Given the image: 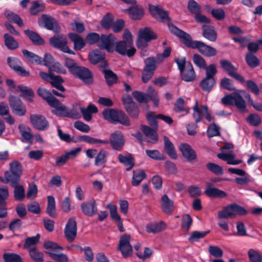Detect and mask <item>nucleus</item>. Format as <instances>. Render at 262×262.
Masks as SVG:
<instances>
[{
	"label": "nucleus",
	"mask_w": 262,
	"mask_h": 262,
	"mask_svg": "<svg viewBox=\"0 0 262 262\" xmlns=\"http://www.w3.org/2000/svg\"><path fill=\"white\" fill-rule=\"evenodd\" d=\"M37 93L38 95L46 100L50 106L55 109L52 112L53 114L73 119H78L80 117V115L78 112L74 109H68L54 97L51 92L46 89L40 88L38 90Z\"/></svg>",
	"instance_id": "f257e3e1"
},
{
	"label": "nucleus",
	"mask_w": 262,
	"mask_h": 262,
	"mask_svg": "<svg viewBox=\"0 0 262 262\" xmlns=\"http://www.w3.org/2000/svg\"><path fill=\"white\" fill-rule=\"evenodd\" d=\"M221 101L225 105H235L242 113L247 112L246 103L242 95L236 92L226 95Z\"/></svg>",
	"instance_id": "f03ea898"
},
{
	"label": "nucleus",
	"mask_w": 262,
	"mask_h": 262,
	"mask_svg": "<svg viewBox=\"0 0 262 262\" xmlns=\"http://www.w3.org/2000/svg\"><path fill=\"white\" fill-rule=\"evenodd\" d=\"M102 114L105 120L113 123H120L124 125L129 124V120L128 117L121 111L113 108H106L103 111Z\"/></svg>",
	"instance_id": "7ed1b4c3"
},
{
	"label": "nucleus",
	"mask_w": 262,
	"mask_h": 262,
	"mask_svg": "<svg viewBox=\"0 0 262 262\" xmlns=\"http://www.w3.org/2000/svg\"><path fill=\"white\" fill-rule=\"evenodd\" d=\"M168 27L170 33L177 36L187 48H194L198 40H193L190 34L178 28L172 23H168Z\"/></svg>",
	"instance_id": "20e7f679"
},
{
	"label": "nucleus",
	"mask_w": 262,
	"mask_h": 262,
	"mask_svg": "<svg viewBox=\"0 0 262 262\" xmlns=\"http://www.w3.org/2000/svg\"><path fill=\"white\" fill-rule=\"evenodd\" d=\"M247 213L246 209L236 203L229 205L224 209L219 211L218 217L219 219H228L234 217L236 215H244Z\"/></svg>",
	"instance_id": "39448f33"
},
{
	"label": "nucleus",
	"mask_w": 262,
	"mask_h": 262,
	"mask_svg": "<svg viewBox=\"0 0 262 262\" xmlns=\"http://www.w3.org/2000/svg\"><path fill=\"white\" fill-rule=\"evenodd\" d=\"M131 33L128 29H125L123 36V40L117 43L116 51L121 55H127L131 57Z\"/></svg>",
	"instance_id": "423d86ee"
},
{
	"label": "nucleus",
	"mask_w": 262,
	"mask_h": 262,
	"mask_svg": "<svg viewBox=\"0 0 262 262\" xmlns=\"http://www.w3.org/2000/svg\"><path fill=\"white\" fill-rule=\"evenodd\" d=\"M50 43L52 46L60 49L63 52L75 54L74 52L70 50L67 46V39L63 35H56L51 37Z\"/></svg>",
	"instance_id": "0eeeda50"
},
{
	"label": "nucleus",
	"mask_w": 262,
	"mask_h": 262,
	"mask_svg": "<svg viewBox=\"0 0 262 262\" xmlns=\"http://www.w3.org/2000/svg\"><path fill=\"white\" fill-rule=\"evenodd\" d=\"M6 82L10 90L13 92L20 91L22 93V94L20 95L21 97L25 98L29 102L33 101L34 93L31 89L21 85L16 86L14 82L12 79H8L6 80Z\"/></svg>",
	"instance_id": "6e6552de"
},
{
	"label": "nucleus",
	"mask_w": 262,
	"mask_h": 262,
	"mask_svg": "<svg viewBox=\"0 0 262 262\" xmlns=\"http://www.w3.org/2000/svg\"><path fill=\"white\" fill-rule=\"evenodd\" d=\"M221 68L226 71L228 74L236 80L243 83L245 82L244 78L240 74L236 73L237 70L236 68L230 61L227 60H221L220 61Z\"/></svg>",
	"instance_id": "1a4fd4ad"
},
{
	"label": "nucleus",
	"mask_w": 262,
	"mask_h": 262,
	"mask_svg": "<svg viewBox=\"0 0 262 262\" xmlns=\"http://www.w3.org/2000/svg\"><path fill=\"white\" fill-rule=\"evenodd\" d=\"M117 250L120 251L124 258L131 255L130 236L124 234L121 236Z\"/></svg>",
	"instance_id": "9d476101"
},
{
	"label": "nucleus",
	"mask_w": 262,
	"mask_h": 262,
	"mask_svg": "<svg viewBox=\"0 0 262 262\" xmlns=\"http://www.w3.org/2000/svg\"><path fill=\"white\" fill-rule=\"evenodd\" d=\"M9 102V105L15 114L19 116L25 115L26 112V107L19 99L11 95Z\"/></svg>",
	"instance_id": "9b49d317"
},
{
	"label": "nucleus",
	"mask_w": 262,
	"mask_h": 262,
	"mask_svg": "<svg viewBox=\"0 0 262 262\" xmlns=\"http://www.w3.org/2000/svg\"><path fill=\"white\" fill-rule=\"evenodd\" d=\"M116 38L112 34L108 35L102 34L99 36L98 46L101 49H105L108 52L114 51V43L116 41Z\"/></svg>",
	"instance_id": "f8f14e48"
},
{
	"label": "nucleus",
	"mask_w": 262,
	"mask_h": 262,
	"mask_svg": "<svg viewBox=\"0 0 262 262\" xmlns=\"http://www.w3.org/2000/svg\"><path fill=\"white\" fill-rule=\"evenodd\" d=\"M64 235L68 241L72 242L77 235V225L74 218H70L68 221L64 231Z\"/></svg>",
	"instance_id": "ddd939ff"
},
{
	"label": "nucleus",
	"mask_w": 262,
	"mask_h": 262,
	"mask_svg": "<svg viewBox=\"0 0 262 262\" xmlns=\"http://www.w3.org/2000/svg\"><path fill=\"white\" fill-rule=\"evenodd\" d=\"M30 118L34 128L40 130H45L49 128V122L43 116L33 114L30 116Z\"/></svg>",
	"instance_id": "4468645a"
},
{
	"label": "nucleus",
	"mask_w": 262,
	"mask_h": 262,
	"mask_svg": "<svg viewBox=\"0 0 262 262\" xmlns=\"http://www.w3.org/2000/svg\"><path fill=\"white\" fill-rule=\"evenodd\" d=\"M108 141L113 148L116 150H121L124 144L123 136L119 131H116L112 133Z\"/></svg>",
	"instance_id": "2eb2a0df"
},
{
	"label": "nucleus",
	"mask_w": 262,
	"mask_h": 262,
	"mask_svg": "<svg viewBox=\"0 0 262 262\" xmlns=\"http://www.w3.org/2000/svg\"><path fill=\"white\" fill-rule=\"evenodd\" d=\"M72 74L81 79L85 83L89 84L93 82V76L91 72L84 67L78 66L76 69L75 73Z\"/></svg>",
	"instance_id": "dca6fc26"
},
{
	"label": "nucleus",
	"mask_w": 262,
	"mask_h": 262,
	"mask_svg": "<svg viewBox=\"0 0 262 262\" xmlns=\"http://www.w3.org/2000/svg\"><path fill=\"white\" fill-rule=\"evenodd\" d=\"M193 49H197L201 54L207 57L215 56L217 53L215 48L199 40L196 42Z\"/></svg>",
	"instance_id": "f3484780"
},
{
	"label": "nucleus",
	"mask_w": 262,
	"mask_h": 262,
	"mask_svg": "<svg viewBox=\"0 0 262 262\" xmlns=\"http://www.w3.org/2000/svg\"><path fill=\"white\" fill-rule=\"evenodd\" d=\"M7 62L11 69L21 76H28L29 75V72L24 68L21 62L18 59L15 57H9L7 59Z\"/></svg>",
	"instance_id": "a211bd4d"
},
{
	"label": "nucleus",
	"mask_w": 262,
	"mask_h": 262,
	"mask_svg": "<svg viewBox=\"0 0 262 262\" xmlns=\"http://www.w3.org/2000/svg\"><path fill=\"white\" fill-rule=\"evenodd\" d=\"M179 149L184 158L188 161L191 162L196 159L197 155L195 151L187 143H182L180 145Z\"/></svg>",
	"instance_id": "6ab92c4d"
},
{
	"label": "nucleus",
	"mask_w": 262,
	"mask_h": 262,
	"mask_svg": "<svg viewBox=\"0 0 262 262\" xmlns=\"http://www.w3.org/2000/svg\"><path fill=\"white\" fill-rule=\"evenodd\" d=\"M206 189L204 191V193L207 196L213 198L223 199L227 197V193L219 189L212 187V184L207 183L206 184Z\"/></svg>",
	"instance_id": "aec40b11"
},
{
	"label": "nucleus",
	"mask_w": 262,
	"mask_h": 262,
	"mask_svg": "<svg viewBox=\"0 0 262 262\" xmlns=\"http://www.w3.org/2000/svg\"><path fill=\"white\" fill-rule=\"evenodd\" d=\"M81 209L82 212L89 216H93L97 213V205L94 200L82 203Z\"/></svg>",
	"instance_id": "412c9836"
},
{
	"label": "nucleus",
	"mask_w": 262,
	"mask_h": 262,
	"mask_svg": "<svg viewBox=\"0 0 262 262\" xmlns=\"http://www.w3.org/2000/svg\"><path fill=\"white\" fill-rule=\"evenodd\" d=\"M182 80L186 82H191L194 80L196 78V74L193 66L190 62H188L187 67L183 71L180 72Z\"/></svg>",
	"instance_id": "4be33fe9"
},
{
	"label": "nucleus",
	"mask_w": 262,
	"mask_h": 262,
	"mask_svg": "<svg viewBox=\"0 0 262 262\" xmlns=\"http://www.w3.org/2000/svg\"><path fill=\"white\" fill-rule=\"evenodd\" d=\"M202 35L204 38L212 42L216 40L217 34L213 26L204 24L202 26Z\"/></svg>",
	"instance_id": "5701e85b"
},
{
	"label": "nucleus",
	"mask_w": 262,
	"mask_h": 262,
	"mask_svg": "<svg viewBox=\"0 0 262 262\" xmlns=\"http://www.w3.org/2000/svg\"><path fill=\"white\" fill-rule=\"evenodd\" d=\"M148 9L150 14L153 17H156L158 15L161 21L164 22L170 20L168 12L159 6L149 5Z\"/></svg>",
	"instance_id": "b1692460"
},
{
	"label": "nucleus",
	"mask_w": 262,
	"mask_h": 262,
	"mask_svg": "<svg viewBox=\"0 0 262 262\" xmlns=\"http://www.w3.org/2000/svg\"><path fill=\"white\" fill-rule=\"evenodd\" d=\"M0 181L5 184L9 183L12 186L20 183V177L6 170L4 172V177H0Z\"/></svg>",
	"instance_id": "393cba45"
},
{
	"label": "nucleus",
	"mask_w": 262,
	"mask_h": 262,
	"mask_svg": "<svg viewBox=\"0 0 262 262\" xmlns=\"http://www.w3.org/2000/svg\"><path fill=\"white\" fill-rule=\"evenodd\" d=\"M163 140L164 149L165 152L170 158L176 159L177 158V154L174 145L166 136H164Z\"/></svg>",
	"instance_id": "a878e982"
},
{
	"label": "nucleus",
	"mask_w": 262,
	"mask_h": 262,
	"mask_svg": "<svg viewBox=\"0 0 262 262\" xmlns=\"http://www.w3.org/2000/svg\"><path fill=\"white\" fill-rule=\"evenodd\" d=\"M89 59L90 62L93 64H96L100 62V66L105 68L107 66L106 61L104 60V55L100 54L97 50L93 51L89 55Z\"/></svg>",
	"instance_id": "bb28decb"
},
{
	"label": "nucleus",
	"mask_w": 262,
	"mask_h": 262,
	"mask_svg": "<svg viewBox=\"0 0 262 262\" xmlns=\"http://www.w3.org/2000/svg\"><path fill=\"white\" fill-rule=\"evenodd\" d=\"M138 36L147 41H150L158 38V36L152 30L148 27L139 29L138 31Z\"/></svg>",
	"instance_id": "cd10ccee"
},
{
	"label": "nucleus",
	"mask_w": 262,
	"mask_h": 262,
	"mask_svg": "<svg viewBox=\"0 0 262 262\" xmlns=\"http://www.w3.org/2000/svg\"><path fill=\"white\" fill-rule=\"evenodd\" d=\"M161 208L166 214H170L173 211V202L170 200L167 194H164L161 198Z\"/></svg>",
	"instance_id": "c85d7f7f"
},
{
	"label": "nucleus",
	"mask_w": 262,
	"mask_h": 262,
	"mask_svg": "<svg viewBox=\"0 0 262 262\" xmlns=\"http://www.w3.org/2000/svg\"><path fill=\"white\" fill-rule=\"evenodd\" d=\"M145 15V10L141 6L137 4L136 0H132V20H140Z\"/></svg>",
	"instance_id": "c756f323"
},
{
	"label": "nucleus",
	"mask_w": 262,
	"mask_h": 262,
	"mask_svg": "<svg viewBox=\"0 0 262 262\" xmlns=\"http://www.w3.org/2000/svg\"><path fill=\"white\" fill-rule=\"evenodd\" d=\"M68 36L73 42L74 49L75 50H80L84 47L85 45V41L83 38L79 35L75 33H70L68 34Z\"/></svg>",
	"instance_id": "7c9ffc66"
},
{
	"label": "nucleus",
	"mask_w": 262,
	"mask_h": 262,
	"mask_svg": "<svg viewBox=\"0 0 262 262\" xmlns=\"http://www.w3.org/2000/svg\"><path fill=\"white\" fill-rule=\"evenodd\" d=\"M18 129L21 136V141L23 142L31 143L32 142L33 136L29 127L21 124L18 126Z\"/></svg>",
	"instance_id": "2f4dec72"
},
{
	"label": "nucleus",
	"mask_w": 262,
	"mask_h": 262,
	"mask_svg": "<svg viewBox=\"0 0 262 262\" xmlns=\"http://www.w3.org/2000/svg\"><path fill=\"white\" fill-rule=\"evenodd\" d=\"M157 129L154 128L150 127L147 125H143L141 126V130L146 136L149 138L151 140L152 143H156L158 141V135Z\"/></svg>",
	"instance_id": "473e14b6"
},
{
	"label": "nucleus",
	"mask_w": 262,
	"mask_h": 262,
	"mask_svg": "<svg viewBox=\"0 0 262 262\" xmlns=\"http://www.w3.org/2000/svg\"><path fill=\"white\" fill-rule=\"evenodd\" d=\"M166 227L165 223L161 221L158 223L147 224L146 226V230L148 233H156L163 231Z\"/></svg>",
	"instance_id": "72a5a7b5"
},
{
	"label": "nucleus",
	"mask_w": 262,
	"mask_h": 262,
	"mask_svg": "<svg viewBox=\"0 0 262 262\" xmlns=\"http://www.w3.org/2000/svg\"><path fill=\"white\" fill-rule=\"evenodd\" d=\"M41 20L45 24V27L48 30H53L57 27L56 20L52 17L47 14H42Z\"/></svg>",
	"instance_id": "f704fd0d"
},
{
	"label": "nucleus",
	"mask_w": 262,
	"mask_h": 262,
	"mask_svg": "<svg viewBox=\"0 0 262 262\" xmlns=\"http://www.w3.org/2000/svg\"><path fill=\"white\" fill-rule=\"evenodd\" d=\"M215 84V78L206 77L201 81L200 86L203 91L209 92L211 91Z\"/></svg>",
	"instance_id": "c9c22d12"
},
{
	"label": "nucleus",
	"mask_w": 262,
	"mask_h": 262,
	"mask_svg": "<svg viewBox=\"0 0 262 262\" xmlns=\"http://www.w3.org/2000/svg\"><path fill=\"white\" fill-rule=\"evenodd\" d=\"M146 177L143 169H139L133 171L132 176V185L138 186Z\"/></svg>",
	"instance_id": "e433bc0d"
},
{
	"label": "nucleus",
	"mask_w": 262,
	"mask_h": 262,
	"mask_svg": "<svg viewBox=\"0 0 262 262\" xmlns=\"http://www.w3.org/2000/svg\"><path fill=\"white\" fill-rule=\"evenodd\" d=\"M245 61L247 65L251 69L255 68L260 64L259 59L252 53H246Z\"/></svg>",
	"instance_id": "4c0bfd02"
},
{
	"label": "nucleus",
	"mask_w": 262,
	"mask_h": 262,
	"mask_svg": "<svg viewBox=\"0 0 262 262\" xmlns=\"http://www.w3.org/2000/svg\"><path fill=\"white\" fill-rule=\"evenodd\" d=\"M14 188V197L16 201H20L24 200L25 196V190L20 183L12 186Z\"/></svg>",
	"instance_id": "58836bf2"
},
{
	"label": "nucleus",
	"mask_w": 262,
	"mask_h": 262,
	"mask_svg": "<svg viewBox=\"0 0 262 262\" xmlns=\"http://www.w3.org/2000/svg\"><path fill=\"white\" fill-rule=\"evenodd\" d=\"M173 110L175 112L180 113L185 112L187 114L189 113V108L185 106L184 100L180 97L177 99L174 104Z\"/></svg>",
	"instance_id": "ea45409f"
},
{
	"label": "nucleus",
	"mask_w": 262,
	"mask_h": 262,
	"mask_svg": "<svg viewBox=\"0 0 262 262\" xmlns=\"http://www.w3.org/2000/svg\"><path fill=\"white\" fill-rule=\"evenodd\" d=\"M80 139L88 143L96 145L107 144L109 143L108 140H101L92 137L88 135H83L80 137Z\"/></svg>",
	"instance_id": "a19ab883"
},
{
	"label": "nucleus",
	"mask_w": 262,
	"mask_h": 262,
	"mask_svg": "<svg viewBox=\"0 0 262 262\" xmlns=\"http://www.w3.org/2000/svg\"><path fill=\"white\" fill-rule=\"evenodd\" d=\"M6 17L10 21L17 24L19 27L24 25L22 19L16 14L9 10H6L4 12Z\"/></svg>",
	"instance_id": "79ce46f5"
},
{
	"label": "nucleus",
	"mask_w": 262,
	"mask_h": 262,
	"mask_svg": "<svg viewBox=\"0 0 262 262\" xmlns=\"http://www.w3.org/2000/svg\"><path fill=\"white\" fill-rule=\"evenodd\" d=\"M81 112L85 120L89 121L92 119V113H96L97 108L93 104H90L86 108H81Z\"/></svg>",
	"instance_id": "37998d69"
},
{
	"label": "nucleus",
	"mask_w": 262,
	"mask_h": 262,
	"mask_svg": "<svg viewBox=\"0 0 262 262\" xmlns=\"http://www.w3.org/2000/svg\"><path fill=\"white\" fill-rule=\"evenodd\" d=\"M25 33L34 44L37 45L44 44L43 39L35 32L30 30H26L25 31Z\"/></svg>",
	"instance_id": "c03bdc74"
},
{
	"label": "nucleus",
	"mask_w": 262,
	"mask_h": 262,
	"mask_svg": "<svg viewBox=\"0 0 262 262\" xmlns=\"http://www.w3.org/2000/svg\"><path fill=\"white\" fill-rule=\"evenodd\" d=\"M45 9V4L41 1L33 2L30 8V12L32 15H36L41 12Z\"/></svg>",
	"instance_id": "a18cd8bd"
},
{
	"label": "nucleus",
	"mask_w": 262,
	"mask_h": 262,
	"mask_svg": "<svg viewBox=\"0 0 262 262\" xmlns=\"http://www.w3.org/2000/svg\"><path fill=\"white\" fill-rule=\"evenodd\" d=\"M9 170L8 171L21 177L23 174V169L22 166L19 161L13 160L9 163Z\"/></svg>",
	"instance_id": "49530a36"
},
{
	"label": "nucleus",
	"mask_w": 262,
	"mask_h": 262,
	"mask_svg": "<svg viewBox=\"0 0 262 262\" xmlns=\"http://www.w3.org/2000/svg\"><path fill=\"white\" fill-rule=\"evenodd\" d=\"M209 233V230L203 232L194 231L192 232L191 234L188 237V240L189 242L191 243L197 242H199L200 239L204 238Z\"/></svg>",
	"instance_id": "de8ad7c7"
},
{
	"label": "nucleus",
	"mask_w": 262,
	"mask_h": 262,
	"mask_svg": "<svg viewBox=\"0 0 262 262\" xmlns=\"http://www.w3.org/2000/svg\"><path fill=\"white\" fill-rule=\"evenodd\" d=\"M24 56L31 62L38 64H42V59L38 55L27 50L23 51Z\"/></svg>",
	"instance_id": "09e8293b"
},
{
	"label": "nucleus",
	"mask_w": 262,
	"mask_h": 262,
	"mask_svg": "<svg viewBox=\"0 0 262 262\" xmlns=\"http://www.w3.org/2000/svg\"><path fill=\"white\" fill-rule=\"evenodd\" d=\"M47 212L48 215L52 217L56 215L55 199L52 196H48Z\"/></svg>",
	"instance_id": "8fccbe9b"
},
{
	"label": "nucleus",
	"mask_w": 262,
	"mask_h": 262,
	"mask_svg": "<svg viewBox=\"0 0 262 262\" xmlns=\"http://www.w3.org/2000/svg\"><path fill=\"white\" fill-rule=\"evenodd\" d=\"M103 69V73L104 74L105 78L108 85H112L115 83L118 79L117 75L110 70Z\"/></svg>",
	"instance_id": "3c124183"
},
{
	"label": "nucleus",
	"mask_w": 262,
	"mask_h": 262,
	"mask_svg": "<svg viewBox=\"0 0 262 262\" xmlns=\"http://www.w3.org/2000/svg\"><path fill=\"white\" fill-rule=\"evenodd\" d=\"M146 96L149 98V101L151 100L154 106L157 107L159 104V98L157 92L152 86H149L148 88Z\"/></svg>",
	"instance_id": "603ef678"
},
{
	"label": "nucleus",
	"mask_w": 262,
	"mask_h": 262,
	"mask_svg": "<svg viewBox=\"0 0 262 262\" xmlns=\"http://www.w3.org/2000/svg\"><path fill=\"white\" fill-rule=\"evenodd\" d=\"M4 38L5 39V44L9 49L13 50L18 47L17 42L10 34H5Z\"/></svg>",
	"instance_id": "864d4df0"
},
{
	"label": "nucleus",
	"mask_w": 262,
	"mask_h": 262,
	"mask_svg": "<svg viewBox=\"0 0 262 262\" xmlns=\"http://www.w3.org/2000/svg\"><path fill=\"white\" fill-rule=\"evenodd\" d=\"M206 168L211 172L217 176H221L223 174V169L222 166L212 162H208L206 164Z\"/></svg>",
	"instance_id": "5fc2aeb1"
},
{
	"label": "nucleus",
	"mask_w": 262,
	"mask_h": 262,
	"mask_svg": "<svg viewBox=\"0 0 262 262\" xmlns=\"http://www.w3.org/2000/svg\"><path fill=\"white\" fill-rule=\"evenodd\" d=\"M187 9L191 13L194 15L202 12L201 7L194 0L188 2Z\"/></svg>",
	"instance_id": "6e6d98bb"
},
{
	"label": "nucleus",
	"mask_w": 262,
	"mask_h": 262,
	"mask_svg": "<svg viewBox=\"0 0 262 262\" xmlns=\"http://www.w3.org/2000/svg\"><path fill=\"white\" fill-rule=\"evenodd\" d=\"M132 96L140 103H147L149 102L146 94L137 91L132 92Z\"/></svg>",
	"instance_id": "4d7b16f0"
},
{
	"label": "nucleus",
	"mask_w": 262,
	"mask_h": 262,
	"mask_svg": "<svg viewBox=\"0 0 262 262\" xmlns=\"http://www.w3.org/2000/svg\"><path fill=\"white\" fill-rule=\"evenodd\" d=\"M3 259L4 262H23L21 257L14 253H5Z\"/></svg>",
	"instance_id": "13d9d810"
},
{
	"label": "nucleus",
	"mask_w": 262,
	"mask_h": 262,
	"mask_svg": "<svg viewBox=\"0 0 262 262\" xmlns=\"http://www.w3.org/2000/svg\"><path fill=\"white\" fill-rule=\"evenodd\" d=\"M193 220L190 215L188 214H184L182 216L181 221V227L188 231L192 224Z\"/></svg>",
	"instance_id": "bf43d9fd"
},
{
	"label": "nucleus",
	"mask_w": 262,
	"mask_h": 262,
	"mask_svg": "<svg viewBox=\"0 0 262 262\" xmlns=\"http://www.w3.org/2000/svg\"><path fill=\"white\" fill-rule=\"evenodd\" d=\"M156 63L157 61L155 57H149L144 60L145 66L144 69L155 72L157 68Z\"/></svg>",
	"instance_id": "052dcab7"
},
{
	"label": "nucleus",
	"mask_w": 262,
	"mask_h": 262,
	"mask_svg": "<svg viewBox=\"0 0 262 262\" xmlns=\"http://www.w3.org/2000/svg\"><path fill=\"white\" fill-rule=\"evenodd\" d=\"M40 235L37 234L35 236H32L26 238L24 247L25 249H30L33 247H35V245L39 239Z\"/></svg>",
	"instance_id": "680f3d73"
},
{
	"label": "nucleus",
	"mask_w": 262,
	"mask_h": 262,
	"mask_svg": "<svg viewBox=\"0 0 262 262\" xmlns=\"http://www.w3.org/2000/svg\"><path fill=\"white\" fill-rule=\"evenodd\" d=\"M119 162L125 166H128L126 168L127 171L131 170V154H119L118 155Z\"/></svg>",
	"instance_id": "e2e57ef3"
},
{
	"label": "nucleus",
	"mask_w": 262,
	"mask_h": 262,
	"mask_svg": "<svg viewBox=\"0 0 262 262\" xmlns=\"http://www.w3.org/2000/svg\"><path fill=\"white\" fill-rule=\"evenodd\" d=\"M145 152L149 158L155 160H164L165 159V157L157 149H146Z\"/></svg>",
	"instance_id": "0e129e2a"
},
{
	"label": "nucleus",
	"mask_w": 262,
	"mask_h": 262,
	"mask_svg": "<svg viewBox=\"0 0 262 262\" xmlns=\"http://www.w3.org/2000/svg\"><path fill=\"white\" fill-rule=\"evenodd\" d=\"M248 255L251 262H262V255L253 249L248 250Z\"/></svg>",
	"instance_id": "69168bd1"
},
{
	"label": "nucleus",
	"mask_w": 262,
	"mask_h": 262,
	"mask_svg": "<svg viewBox=\"0 0 262 262\" xmlns=\"http://www.w3.org/2000/svg\"><path fill=\"white\" fill-rule=\"evenodd\" d=\"M46 253L48 254L52 259L57 261L68 262V257L67 255L63 253H60L56 254L50 251H47Z\"/></svg>",
	"instance_id": "338daca9"
},
{
	"label": "nucleus",
	"mask_w": 262,
	"mask_h": 262,
	"mask_svg": "<svg viewBox=\"0 0 262 262\" xmlns=\"http://www.w3.org/2000/svg\"><path fill=\"white\" fill-rule=\"evenodd\" d=\"M113 21L114 17L113 15L110 13H107L104 15L102 19L101 25L104 28L108 29L112 27Z\"/></svg>",
	"instance_id": "774afa93"
}]
</instances>
